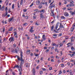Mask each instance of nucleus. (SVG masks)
<instances>
[{
	"label": "nucleus",
	"mask_w": 75,
	"mask_h": 75,
	"mask_svg": "<svg viewBox=\"0 0 75 75\" xmlns=\"http://www.w3.org/2000/svg\"><path fill=\"white\" fill-rule=\"evenodd\" d=\"M14 40V39L13 37H11L9 39V41H10V42H13Z\"/></svg>",
	"instance_id": "f257e3e1"
},
{
	"label": "nucleus",
	"mask_w": 75,
	"mask_h": 75,
	"mask_svg": "<svg viewBox=\"0 0 75 75\" xmlns=\"http://www.w3.org/2000/svg\"><path fill=\"white\" fill-rule=\"evenodd\" d=\"M44 18V16L43 15L42 13H40V19L41 20H42L43 18Z\"/></svg>",
	"instance_id": "f03ea898"
},
{
	"label": "nucleus",
	"mask_w": 75,
	"mask_h": 75,
	"mask_svg": "<svg viewBox=\"0 0 75 75\" xmlns=\"http://www.w3.org/2000/svg\"><path fill=\"white\" fill-rule=\"evenodd\" d=\"M20 61H21V63H20L21 64H23L24 62V60H23V58H21Z\"/></svg>",
	"instance_id": "7ed1b4c3"
},
{
	"label": "nucleus",
	"mask_w": 75,
	"mask_h": 75,
	"mask_svg": "<svg viewBox=\"0 0 75 75\" xmlns=\"http://www.w3.org/2000/svg\"><path fill=\"white\" fill-rule=\"evenodd\" d=\"M36 3V5H40V1L39 0L37 1Z\"/></svg>",
	"instance_id": "20e7f679"
},
{
	"label": "nucleus",
	"mask_w": 75,
	"mask_h": 75,
	"mask_svg": "<svg viewBox=\"0 0 75 75\" xmlns=\"http://www.w3.org/2000/svg\"><path fill=\"white\" fill-rule=\"evenodd\" d=\"M55 6V4H53L52 5H50V6L49 7V8L50 9L52 8H53V7H54Z\"/></svg>",
	"instance_id": "39448f33"
},
{
	"label": "nucleus",
	"mask_w": 75,
	"mask_h": 75,
	"mask_svg": "<svg viewBox=\"0 0 75 75\" xmlns=\"http://www.w3.org/2000/svg\"><path fill=\"white\" fill-rule=\"evenodd\" d=\"M13 18H14L13 17H12V18H11L9 19H8V21L9 22H11L12 20H13Z\"/></svg>",
	"instance_id": "423d86ee"
},
{
	"label": "nucleus",
	"mask_w": 75,
	"mask_h": 75,
	"mask_svg": "<svg viewBox=\"0 0 75 75\" xmlns=\"http://www.w3.org/2000/svg\"><path fill=\"white\" fill-rule=\"evenodd\" d=\"M59 22H57V23L56 25V26L55 27V29L56 30H57V28H58V25H59Z\"/></svg>",
	"instance_id": "0eeeda50"
},
{
	"label": "nucleus",
	"mask_w": 75,
	"mask_h": 75,
	"mask_svg": "<svg viewBox=\"0 0 75 75\" xmlns=\"http://www.w3.org/2000/svg\"><path fill=\"white\" fill-rule=\"evenodd\" d=\"M40 14H42V13H45V10L44 9H42L40 11Z\"/></svg>",
	"instance_id": "6e6552de"
},
{
	"label": "nucleus",
	"mask_w": 75,
	"mask_h": 75,
	"mask_svg": "<svg viewBox=\"0 0 75 75\" xmlns=\"http://www.w3.org/2000/svg\"><path fill=\"white\" fill-rule=\"evenodd\" d=\"M64 16L66 17H68L69 16V14L67 12H65L64 13Z\"/></svg>",
	"instance_id": "1a4fd4ad"
},
{
	"label": "nucleus",
	"mask_w": 75,
	"mask_h": 75,
	"mask_svg": "<svg viewBox=\"0 0 75 75\" xmlns=\"http://www.w3.org/2000/svg\"><path fill=\"white\" fill-rule=\"evenodd\" d=\"M59 28H64V25H62V24H61V23H60Z\"/></svg>",
	"instance_id": "9d476101"
},
{
	"label": "nucleus",
	"mask_w": 75,
	"mask_h": 75,
	"mask_svg": "<svg viewBox=\"0 0 75 75\" xmlns=\"http://www.w3.org/2000/svg\"><path fill=\"white\" fill-rule=\"evenodd\" d=\"M33 27H31L30 28V30L29 31H30V33H33V32H34V30H33Z\"/></svg>",
	"instance_id": "9b49d317"
},
{
	"label": "nucleus",
	"mask_w": 75,
	"mask_h": 75,
	"mask_svg": "<svg viewBox=\"0 0 75 75\" xmlns=\"http://www.w3.org/2000/svg\"><path fill=\"white\" fill-rule=\"evenodd\" d=\"M14 35L16 38H18L17 34V33L16 32H14Z\"/></svg>",
	"instance_id": "f8f14e48"
},
{
	"label": "nucleus",
	"mask_w": 75,
	"mask_h": 75,
	"mask_svg": "<svg viewBox=\"0 0 75 75\" xmlns=\"http://www.w3.org/2000/svg\"><path fill=\"white\" fill-rule=\"evenodd\" d=\"M13 68H19V69H20V68L19 67V65H16L14 66Z\"/></svg>",
	"instance_id": "ddd939ff"
},
{
	"label": "nucleus",
	"mask_w": 75,
	"mask_h": 75,
	"mask_svg": "<svg viewBox=\"0 0 75 75\" xmlns=\"http://www.w3.org/2000/svg\"><path fill=\"white\" fill-rule=\"evenodd\" d=\"M22 64H21L20 63V65H19V67H20V68L21 69V71L22 70V67H23Z\"/></svg>",
	"instance_id": "4468645a"
},
{
	"label": "nucleus",
	"mask_w": 75,
	"mask_h": 75,
	"mask_svg": "<svg viewBox=\"0 0 75 75\" xmlns=\"http://www.w3.org/2000/svg\"><path fill=\"white\" fill-rule=\"evenodd\" d=\"M30 50H28L26 52V54H30Z\"/></svg>",
	"instance_id": "2eb2a0df"
},
{
	"label": "nucleus",
	"mask_w": 75,
	"mask_h": 75,
	"mask_svg": "<svg viewBox=\"0 0 75 75\" xmlns=\"http://www.w3.org/2000/svg\"><path fill=\"white\" fill-rule=\"evenodd\" d=\"M13 30V27H11L10 28H9L8 31H12Z\"/></svg>",
	"instance_id": "dca6fc26"
},
{
	"label": "nucleus",
	"mask_w": 75,
	"mask_h": 75,
	"mask_svg": "<svg viewBox=\"0 0 75 75\" xmlns=\"http://www.w3.org/2000/svg\"><path fill=\"white\" fill-rule=\"evenodd\" d=\"M45 35H42V38L44 40H45Z\"/></svg>",
	"instance_id": "f3484780"
},
{
	"label": "nucleus",
	"mask_w": 75,
	"mask_h": 75,
	"mask_svg": "<svg viewBox=\"0 0 75 75\" xmlns=\"http://www.w3.org/2000/svg\"><path fill=\"white\" fill-rule=\"evenodd\" d=\"M23 52H22V51H21V58H23Z\"/></svg>",
	"instance_id": "a211bd4d"
},
{
	"label": "nucleus",
	"mask_w": 75,
	"mask_h": 75,
	"mask_svg": "<svg viewBox=\"0 0 75 75\" xmlns=\"http://www.w3.org/2000/svg\"><path fill=\"white\" fill-rule=\"evenodd\" d=\"M16 57H17V58L18 61H20V59H21V58H20V57H19L18 56H16Z\"/></svg>",
	"instance_id": "6ab92c4d"
},
{
	"label": "nucleus",
	"mask_w": 75,
	"mask_h": 75,
	"mask_svg": "<svg viewBox=\"0 0 75 75\" xmlns=\"http://www.w3.org/2000/svg\"><path fill=\"white\" fill-rule=\"evenodd\" d=\"M28 25V24H27V23H24L23 24V26H25V27L27 26V25Z\"/></svg>",
	"instance_id": "aec40b11"
},
{
	"label": "nucleus",
	"mask_w": 75,
	"mask_h": 75,
	"mask_svg": "<svg viewBox=\"0 0 75 75\" xmlns=\"http://www.w3.org/2000/svg\"><path fill=\"white\" fill-rule=\"evenodd\" d=\"M74 28H75L74 27H72L71 28V32H73V31H74Z\"/></svg>",
	"instance_id": "412c9836"
},
{
	"label": "nucleus",
	"mask_w": 75,
	"mask_h": 75,
	"mask_svg": "<svg viewBox=\"0 0 75 75\" xmlns=\"http://www.w3.org/2000/svg\"><path fill=\"white\" fill-rule=\"evenodd\" d=\"M25 66L26 67H28L29 66V65L28 63H26L25 64Z\"/></svg>",
	"instance_id": "4be33fe9"
},
{
	"label": "nucleus",
	"mask_w": 75,
	"mask_h": 75,
	"mask_svg": "<svg viewBox=\"0 0 75 75\" xmlns=\"http://www.w3.org/2000/svg\"><path fill=\"white\" fill-rule=\"evenodd\" d=\"M23 0H21L20 5H22V4H23Z\"/></svg>",
	"instance_id": "5701e85b"
},
{
	"label": "nucleus",
	"mask_w": 75,
	"mask_h": 75,
	"mask_svg": "<svg viewBox=\"0 0 75 75\" xmlns=\"http://www.w3.org/2000/svg\"><path fill=\"white\" fill-rule=\"evenodd\" d=\"M8 13L7 12H6L5 13V14L4 15V17H6Z\"/></svg>",
	"instance_id": "b1692460"
},
{
	"label": "nucleus",
	"mask_w": 75,
	"mask_h": 75,
	"mask_svg": "<svg viewBox=\"0 0 75 75\" xmlns=\"http://www.w3.org/2000/svg\"><path fill=\"white\" fill-rule=\"evenodd\" d=\"M71 15H72V16H74V15H75V11L72 12L71 13Z\"/></svg>",
	"instance_id": "393cba45"
},
{
	"label": "nucleus",
	"mask_w": 75,
	"mask_h": 75,
	"mask_svg": "<svg viewBox=\"0 0 75 75\" xmlns=\"http://www.w3.org/2000/svg\"><path fill=\"white\" fill-rule=\"evenodd\" d=\"M35 13H38V10L37 9H36L34 10Z\"/></svg>",
	"instance_id": "a878e982"
},
{
	"label": "nucleus",
	"mask_w": 75,
	"mask_h": 75,
	"mask_svg": "<svg viewBox=\"0 0 75 75\" xmlns=\"http://www.w3.org/2000/svg\"><path fill=\"white\" fill-rule=\"evenodd\" d=\"M5 10L6 12H7V10H8V8H7V7H6L5 9Z\"/></svg>",
	"instance_id": "bb28decb"
},
{
	"label": "nucleus",
	"mask_w": 75,
	"mask_h": 75,
	"mask_svg": "<svg viewBox=\"0 0 75 75\" xmlns=\"http://www.w3.org/2000/svg\"><path fill=\"white\" fill-rule=\"evenodd\" d=\"M61 18H62V19H65V17L63 16H62L61 17Z\"/></svg>",
	"instance_id": "cd10ccee"
},
{
	"label": "nucleus",
	"mask_w": 75,
	"mask_h": 75,
	"mask_svg": "<svg viewBox=\"0 0 75 75\" xmlns=\"http://www.w3.org/2000/svg\"><path fill=\"white\" fill-rule=\"evenodd\" d=\"M4 10V6H3L1 8L2 11H3Z\"/></svg>",
	"instance_id": "c85d7f7f"
},
{
	"label": "nucleus",
	"mask_w": 75,
	"mask_h": 75,
	"mask_svg": "<svg viewBox=\"0 0 75 75\" xmlns=\"http://www.w3.org/2000/svg\"><path fill=\"white\" fill-rule=\"evenodd\" d=\"M12 9H14V4H12Z\"/></svg>",
	"instance_id": "c756f323"
},
{
	"label": "nucleus",
	"mask_w": 75,
	"mask_h": 75,
	"mask_svg": "<svg viewBox=\"0 0 75 75\" xmlns=\"http://www.w3.org/2000/svg\"><path fill=\"white\" fill-rule=\"evenodd\" d=\"M67 7H71L70 4H69L67 5Z\"/></svg>",
	"instance_id": "7c9ffc66"
},
{
	"label": "nucleus",
	"mask_w": 75,
	"mask_h": 75,
	"mask_svg": "<svg viewBox=\"0 0 75 75\" xmlns=\"http://www.w3.org/2000/svg\"><path fill=\"white\" fill-rule=\"evenodd\" d=\"M71 48L72 51H74L75 49H74V47H71Z\"/></svg>",
	"instance_id": "2f4dec72"
},
{
	"label": "nucleus",
	"mask_w": 75,
	"mask_h": 75,
	"mask_svg": "<svg viewBox=\"0 0 75 75\" xmlns=\"http://www.w3.org/2000/svg\"><path fill=\"white\" fill-rule=\"evenodd\" d=\"M54 26H52L51 27V31H52V30H53V29H54Z\"/></svg>",
	"instance_id": "473e14b6"
},
{
	"label": "nucleus",
	"mask_w": 75,
	"mask_h": 75,
	"mask_svg": "<svg viewBox=\"0 0 75 75\" xmlns=\"http://www.w3.org/2000/svg\"><path fill=\"white\" fill-rule=\"evenodd\" d=\"M7 3H6V6H7V5H8V1H5V3H7Z\"/></svg>",
	"instance_id": "72a5a7b5"
},
{
	"label": "nucleus",
	"mask_w": 75,
	"mask_h": 75,
	"mask_svg": "<svg viewBox=\"0 0 75 75\" xmlns=\"http://www.w3.org/2000/svg\"><path fill=\"white\" fill-rule=\"evenodd\" d=\"M70 3L71 4H73L74 3V1H70Z\"/></svg>",
	"instance_id": "f704fd0d"
},
{
	"label": "nucleus",
	"mask_w": 75,
	"mask_h": 75,
	"mask_svg": "<svg viewBox=\"0 0 75 75\" xmlns=\"http://www.w3.org/2000/svg\"><path fill=\"white\" fill-rule=\"evenodd\" d=\"M19 71L20 72L19 73V74L20 75H21V74H22L21 73V70H20V69H19Z\"/></svg>",
	"instance_id": "c9c22d12"
},
{
	"label": "nucleus",
	"mask_w": 75,
	"mask_h": 75,
	"mask_svg": "<svg viewBox=\"0 0 75 75\" xmlns=\"http://www.w3.org/2000/svg\"><path fill=\"white\" fill-rule=\"evenodd\" d=\"M34 54H35V57H37L38 56V54H37V53H35Z\"/></svg>",
	"instance_id": "e433bc0d"
},
{
	"label": "nucleus",
	"mask_w": 75,
	"mask_h": 75,
	"mask_svg": "<svg viewBox=\"0 0 75 75\" xmlns=\"http://www.w3.org/2000/svg\"><path fill=\"white\" fill-rule=\"evenodd\" d=\"M11 9L10 8H9L8 10V12L9 13H11V11H10Z\"/></svg>",
	"instance_id": "4c0bfd02"
},
{
	"label": "nucleus",
	"mask_w": 75,
	"mask_h": 75,
	"mask_svg": "<svg viewBox=\"0 0 75 75\" xmlns=\"http://www.w3.org/2000/svg\"><path fill=\"white\" fill-rule=\"evenodd\" d=\"M18 8H20V4H19V2L18 3Z\"/></svg>",
	"instance_id": "58836bf2"
},
{
	"label": "nucleus",
	"mask_w": 75,
	"mask_h": 75,
	"mask_svg": "<svg viewBox=\"0 0 75 75\" xmlns=\"http://www.w3.org/2000/svg\"><path fill=\"white\" fill-rule=\"evenodd\" d=\"M62 74V71H61V70H60L59 71V74Z\"/></svg>",
	"instance_id": "ea45409f"
},
{
	"label": "nucleus",
	"mask_w": 75,
	"mask_h": 75,
	"mask_svg": "<svg viewBox=\"0 0 75 75\" xmlns=\"http://www.w3.org/2000/svg\"><path fill=\"white\" fill-rule=\"evenodd\" d=\"M25 19H28V17L27 16L25 17Z\"/></svg>",
	"instance_id": "a19ab883"
},
{
	"label": "nucleus",
	"mask_w": 75,
	"mask_h": 75,
	"mask_svg": "<svg viewBox=\"0 0 75 75\" xmlns=\"http://www.w3.org/2000/svg\"><path fill=\"white\" fill-rule=\"evenodd\" d=\"M35 25H38V24L37 23V22L36 21L35 22Z\"/></svg>",
	"instance_id": "79ce46f5"
},
{
	"label": "nucleus",
	"mask_w": 75,
	"mask_h": 75,
	"mask_svg": "<svg viewBox=\"0 0 75 75\" xmlns=\"http://www.w3.org/2000/svg\"><path fill=\"white\" fill-rule=\"evenodd\" d=\"M70 4L71 7H72V6H75V5L74 4Z\"/></svg>",
	"instance_id": "37998d69"
},
{
	"label": "nucleus",
	"mask_w": 75,
	"mask_h": 75,
	"mask_svg": "<svg viewBox=\"0 0 75 75\" xmlns=\"http://www.w3.org/2000/svg\"><path fill=\"white\" fill-rule=\"evenodd\" d=\"M39 8H42V5H40L39 6Z\"/></svg>",
	"instance_id": "c03bdc74"
},
{
	"label": "nucleus",
	"mask_w": 75,
	"mask_h": 75,
	"mask_svg": "<svg viewBox=\"0 0 75 75\" xmlns=\"http://www.w3.org/2000/svg\"><path fill=\"white\" fill-rule=\"evenodd\" d=\"M27 9H24L23 10V11L24 12H26V11H27Z\"/></svg>",
	"instance_id": "a18cd8bd"
},
{
	"label": "nucleus",
	"mask_w": 75,
	"mask_h": 75,
	"mask_svg": "<svg viewBox=\"0 0 75 75\" xmlns=\"http://www.w3.org/2000/svg\"><path fill=\"white\" fill-rule=\"evenodd\" d=\"M59 45H60V47H62V46H63V45L62 44H60Z\"/></svg>",
	"instance_id": "49530a36"
},
{
	"label": "nucleus",
	"mask_w": 75,
	"mask_h": 75,
	"mask_svg": "<svg viewBox=\"0 0 75 75\" xmlns=\"http://www.w3.org/2000/svg\"><path fill=\"white\" fill-rule=\"evenodd\" d=\"M48 51H50V50H49L48 49H47L46 51V52H48Z\"/></svg>",
	"instance_id": "de8ad7c7"
},
{
	"label": "nucleus",
	"mask_w": 75,
	"mask_h": 75,
	"mask_svg": "<svg viewBox=\"0 0 75 75\" xmlns=\"http://www.w3.org/2000/svg\"><path fill=\"white\" fill-rule=\"evenodd\" d=\"M15 52H16V53H18V52L17 50H16V49H15Z\"/></svg>",
	"instance_id": "09e8293b"
},
{
	"label": "nucleus",
	"mask_w": 75,
	"mask_h": 75,
	"mask_svg": "<svg viewBox=\"0 0 75 75\" xmlns=\"http://www.w3.org/2000/svg\"><path fill=\"white\" fill-rule=\"evenodd\" d=\"M33 3H32V4L30 5V7H32V6H33Z\"/></svg>",
	"instance_id": "8fccbe9b"
},
{
	"label": "nucleus",
	"mask_w": 75,
	"mask_h": 75,
	"mask_svg": "<svg viewBox=\"0 0 75 75\" xmlns=\"http://www.w3.org/2000/svg\"><path fill=\"white\" fill-rule=\"evenodd\" d=\"M7 40V38H6L5 37L4 39V41H6Z\"/></svg>",
	"instance_id": "3c124183"
},
{
	"label": "nucleus",
	"mask_w": 75,
	"mask_h": 75,
	"mask_svg": "<svg viewBox=\"0 0 75 75\" xmlns=\"http://www.w3.org/2000/svg\"><path fill=\"white\" fill-rule=\"evenodd\" d=\"M52 16L54 18H55V14H53Z\"/></svg>",
	"instance_id": "603ef678"
},
{
	"label": "nucleus",
	"mask_w": 75,
	"mask_h": 75,
	"mask_svg": "<svg viewBox=\"0 0 75 75\" xmlns=\"http://www.w3.org/2000/svg\"><path fill=\"white\" fill-rule=\"evenodd\" d=\"M75 27V23H74L72 25V27L73 28Z\"/></svg>",
	"instance_id": "864d4df0"
},
{
	"label": "nucleus",
	"mask_w": 75,
	"mask_h": 75,
	"mask_svg": "<svg viewBox=\"0 0 75 75\" xmlns=\"http://www.w3.org/2000/svg\"><path fill=\"white\" fill-rule=\"evenodd\" d=\"M3 50L4 51H6V48L4 47L3 48Z\"/></svg>",
	"instance_id": "5fc2aeb1"
},
{
	"label": "nucleus",
	"mask_w": 75,
	"mask_h": 75,
	"mask_svg": "<svg viewBox=\"0 0 75 75\" xmlns=\"http://www.w3.org/2000/svg\"><path fill=\"white\" fill-rule=\"evenodd\" d=\"M0 43H1V44H2V43H3V42H1V39L0 38Z\"/></svg>",
	"instance_id": "6e6d98bb"
},
{
	"label": "nucleus",
	"mask_w": 75,
	"mask_h": 75,
	"mask_svg": "<svg viewBox=\"0 0 75 75\" xmlns=\"http://www.w3.org/2000/svg\"><path fill=\"white\" fill-rule=\"evenodd\" d=\"M69 55H70L71 57H73V55H74V54H71Z\"/></svg>",
	"instance_id": "4d7b16f0"
},
{
	"label": "nucleus",
	"mask_w": 75,
	"mask_h": 75,
	"mask_svg": "<svg viewBox=\"0 0 75 75\" xmlns=\"http://www.w3.org/2000/svg\"><path fill=\"white\" fill-rule=\"evenodd\" d=\"M58 47V45H56L55 46V48H57Z\"/></svg>",
	"instance_id": "13d9d810"
},
{
	"label": "nucleus",
	"mask_w": 75,
	"mask_h": 75,
	"mask_svg": "<svg viewBox=\"0 0 75 75\" xmlns=\"http://www.w3.org/2000/svg\"><path fill=\"white\" fill-rule=\"evenodd\" d=\"M33 17L34 19H36V16H33Z\"/></svg>",
	"instance_id": "bf43d9fd"
},
{
	"label": "nucleus",
	"mask_w": 75,
	"mask_h": 75,
	"mask_svg": "<svg viewBox=\"0 0 75 75\" xmlns=\"http://www.w3.org/2000/svg\"><path fill=\"white\" fill-rule=\"evenodd\" d=\"M12 74L13 75H16V74H15V73L14 72H12Z\"/></svg>",
	"instance_id": "052dcab7"
},
{
	"label": "nucleus",
	"mask_w": 75,
	"mask_h": 75,
	"mask_svg": "<svg viewBox=\"0 0 75 75\" xmlns=\"http://www.w3.org/2000/svg\"><path fill=\"white\" fill-rule=\"evenodd\" d=\"M42 70H43V71H46V69H44V68H43L42 69Z\"/></svg>",
	"instance_id": "680f3d73"
},
{
	"label": "nucleus",
	"mask_w": 75,
	"mask_h": 75,
	"mask_svg": "<svg viewBox=\"0 0 75 75\" xmlns=\"http://www.w3.org/2000/svg\"><path fill=\"white\" fill-rule=\"evenodd\" d=\"M57 35L56 34H53V36L54 37H56V36H57Z\"/></svg>",
	"instance_id": "e2e57ef3"
},
{
	"label": "nucleus",
	"mask_w": 75,
	"mask_h": 75,
	"mask_svg": "<svg viewBox=\"0 0 75 75\" xmlns=\"http://www.w3.org/2000/svg\"><path fill=\"white\" fill-rule=\"evenodd\" d=\"M42 73H43L42 71H41L40 72V74H42Z\"/></svg>",
	"instance_id": "0e129e2a"
},
{
	"label": "nucleus",
	"mask_w": 75,
	"mask_h": 75,
	"mask_svg": "<svg viewBox=\"0 0 75 75\" xmlns=\"http://www.w3.org/2000/svg\"><path fill=\"white\" fill-rule=\"evenodd\" d=\"M59 36H62V33H60L59 34Z\"/></svg>",
	"instance_id": "69168bd1"
},
{
	"label": "nucleus",
	"mask_w": 75,
	"mask_h": 75,
	"mask_svg": "<svg viewBox=\"0 0 75 75\" xmlns=\"http://www.w3.org/2000/svg\"><path fill=\"white\" fill-rule=\"evenodd\" d=\"M35 69H33V73H35Z\"/></svg>",
	"instance_id": "338daca9"
},
{
	"label": "nucleus",
	"mask_w": 75,
	"mask_h": 75,
	"mask_svg": "<svg viewBox=\"0 0 75 75\" xmlns=\"http://www.w3.org/2000/svg\"><path fill=\"white\" fill-rule=\"evenodd\" d=\"M53 45V46H55L56 44H55V43H53L52 44Z\"/></svg>",
	"instance_id": "774afa93"
}]
</instances>
